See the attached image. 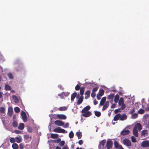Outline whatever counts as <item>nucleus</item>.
Instances as JSON below:
<instances>
[{
	"mask_svg": "<svg viewBox=\"0 0 149 149\" xmlns=\"http://www.w3.org/2000/svg\"><path fill=\"white\" fill-rule=\"evenodd\" d=\"M118 105L120 106V109L122 110L124 109L126 107V105L124 104V99L121 97L119 101Z\"/></svg>",
	"mask_w": 149,
	"mask_h": 149,
	"instance_id": "f257e3e1",
	"label": "nucleus"
},
{
	"mask_svg": "<svg viewBox=\"0 0 149 149\" xmlns=\"http://www.w3.org/2000/svg\"><path fill=\"white\" fill-rule=\"evenodd\" d=\"M54 132H55L61 133H64L65 132V130L60 127H58V128L54 129L53 130Z\"/></svg>",
	"mask_w": 149,
	"mask_h": 149,
	"instance_id": "f03ea898",
	"label": "nucleus"
},
{
	"mask_svg": "<svg viewBox=\"0 0 149 149\" xmlns=\"http://www.w3.org/2000/svg\"><path fill=\"white\" fill-rule=\"evenodd\" d=\"M141 146L143 148H147L149 147V141L146 140L143 141L141 144Z\"/></svg>",
	"mask_w": 149,
	"mask_h": 149,
	"instance_id": "7ed1b4c3",
	"label": "nucleus"
},
{
	"mask_svg": "<svg viewBox=\"0 0 149 149\" xmlns=\"http://www.w3.org/2000/svg\"><path fill=\"white\" fill-rule=\"evenodd\" d=\"M21 115L24 122H27L28 119L27 118L26 114L25 112L23 111H22L21 112Z\"/></svg>",
	"mask_w": 149,
	"mask_h": 149,
	"instance_id": "20e7f679",
	"label": "nucleus"
},
{
	"mask_svg": "<svg viewBox=\"0 0 149 149\" xmlns=\"http://www.w3.org/2000/svg\"><path fill=\"white\" fill-rule=\"evenodd\" d=\"M123 144L126 146L128 147L131 146V142L130 140L127 139H125L123 141Z\"/></svg>",
	"mask_w": 149,
	"mask_h": 149,
	"instance_id": "39448f33",
	"label": "nucleus"
},
{
	"mask_svg": "<svg viewBox=\"0 0 149 149\" xmlns=\"http://www.w3.org/2000/svg\"><path fill=\"white\" fill-rule=\"evenodd\" d=\"M106 142L105 140H103L101 141L99 146V149H104V144Z\"/></svg>",
	"mask_w": 149,
	"mask_h": 149,
	"instance_id": "423d86ee",
	"label": "nucleus"
},
{
	"mask_svg": "<svg viewBox=\"0 0 149 149\" xmlns=\"http://www.w3.org/2000/svg\"><path fill=\"white\" fill-rule=\"evenodd\" d=\"M113 145V142L110 140L108 141L106 144V146L107 149H110L111 148Z\"/></svg>",
	"mask_w": 149,
	"mask_h": 149,
	"instance_id": "0eeeda50",
	"label": "nucleus"
},
{
	"mask_svg": "<svg viewBox=\"0 0 149 149\" xmlns=\"http://www.w3.org/2000/svg\"><path fill=\"white\" fill-rule=\"evenodd\" d=\"M56 117L59 119L65 120L66 119V116L63 114H58L56 116Z\"/></svg>",
	"mask_w": 149,
	"mask_h": 149,
	"instance_id": "6e6552de",
	"label": "nucleus"
},
{
	"mask_svg": "<svg viewBox=\"0 0 149 149\" xmlns=\"http://www.w3.org/2000/svg\"><path fill=\"white\" fill-rule=\"evenodd\" d=\"M54 123L57 125L62 126L64 125V123L63 122L60 120H56L54 121Z\"/></svg>",
	"mask_w": 149,
	"mask_h": 149,
	"instance_id": "1a4fd4ad",
	"label": "nucleus"
},
{
	"mask_svg": "<svg viewBox=\"0 0 149 149\" xmlns=\"http://www.w3.org/2000/svg\"><path fill=\"white\" fill-rule=\"evenodd\" d=\"M134 128L140 131L142 129V126L140 123H138L135 125Z\"/></svg>",
	"mask_w": 149,
	"mask_h": 149,
	"instance_id": "9d476101",
	"label": "nucleus"
},
{
	"mask_svg": "<svg viewBox=\"0 0 149 149\" xmlns=\"http://www.w3.org/2000/svg\"><path fill=\"white\" fill-rule=\"evenodd\" d=\"M130 132L129 130L124 129L120 133V134L123 136H125L128 134Z\"/></svg>",
	"mask_w": 149,
	"mask_h": 149,
	"instance_id": "9b49d317",
	"label": "nucleus"
},
{
	"mask_svg": "<svg viewBox=\"0 0 149 149\" xmlns=\"http://www.w3.org/2000/svg\"><path fill=\"white\" fill-rule=\"evenodd\" d=\"M82 115L85 117H88L90 116L91 113L90 111H87L85 112L82 113Z\"/></svg>",
	"mask_w": 149,
	"mask_h": 149,
	"instance_id": "f8f14e48",
	"label": "nucleus"
},
{
	"mask_svg": "<svg viewBox=\"0 0 149 149\" xmlns=\"http://www.w3.org/2000/svg\"><path fill=\"white\" fill-rule=\"evenodd\" d=\"M8 116H11L13 114V110L12 108L11 107H9L8 109Z\"/></svg>",
	"mask_w": 149,
	"mask_h": 149,
	"instance_id": "ddd939ff",
	"label": "nucleus"
},
{
	"mask_svg": "<svg viewBox=\"0 0 149 149\" xmlns=\"http://www.w3.org/2000/svg\"><path fill=\"white\" fill-rule=\"evenodd\" d=\"M127 119V116L125 114H122L120 116V120H126Z\"/></svg>",
	"mask_w": 149,
	"mask_h": 149,
	"instance_id": "4468645a",
	"label": "nucleus"
},
{
	"mask_svg": "<svg viewBox=\"0 0 149 149\" xmlns=\"http://www.w3.org/2000/svg\"><path fill=\"white\" fill-rule=\"evenodd\" d=\"M84 99V97L83 96H81L79 98L77 102V105H79L81 104L83 101Z\"/></svg>",
	"mask_w": 149,
	"mask_h": 149,
	"instance_id": "2eb2a0df",
	"label": "nucleus"
},
{
	"mask_svg": "<svg viewBox=\"0 0 149 149\" xmlns=\"http://www.w3.org/2000/svg\"><path fill=\"white\" fill-rule=\"evenodd\" d=\"M90 108L89 106H87L82 109L81 111L82 113L88 111L90 109Z\"/></svg>",
	"mask_w": 149,
	"mask_h": 149,
	"instance_id": "dca6fc26",
	"label": "nucleus"
},
{
	"mask_svg": "<svg viewBox=\"0 0 149 149\" xmlns=\"http://www.w3.org/2000/svg\"><path fill=\"white\" fill-rule=\"evenodd\" d=\"M109 102L108 101H107L105 103V104L103 106L102 110L103 111L106 109L109 106Z\"/></svg>",
	"mask_w": 149,
	"mask_h": 149,
	"instance_id": "f3484780",
	"label": "nucleus"
},
{
	"mask_svg": "<svg viewBox=\"0 0 149 149\" xmlns=\"http://www.w3.org/2000/svg\"><path fill=\"white\" fill-rule=\"evenodd\" d=\"M90 91H86L85 93V99H88L90 96Z\"/></svg>",
	"mask_w": 149,
	"mask_h": 149,
	"instance_id": "a211bd4d",
	"label": "nucleus"
},
{
	"mask_svg": "<svg viewBox=\"0 0 149 149\" xmlns=\"http://www.w3.org/2000/svg\"><path fill=\"white\" fill-rule=\"evenodd\" d=\"M106 97H102L100 101V105L102 106L104 105V104L106 100Z\"/></svg>",
	"mask_w": 149,
	"mask_h": 149,
	"instance_id": "6ab92c4d",
	"label": "nucleus"
},
{
	"mask_svg": "<svg viewBox=\"0 0 149 149\" xmlns=\"http://www.w3.org/2000/svg\"><path fill=\"white\" fill-rule=\"evenodd\" d=\"M15 139L17 143H19L22 141V139L21 137L19 136H18L15 137Z\"/></svg>",
	"mask_w": 149,
	"mask_h": 149,
	"instance_id": "aec40b11",
	"label": "nucleus"
},
{
	"mask_svg": "<svg viewBox=\"0 0 149 149\" xmlns=\"http://www.w3.org/2000/svg\"><path fill=\"white\" fill-rule=\"evenodd\" d=\"M120 114L118 113L114 117L113 120L114 121H117L120 118Z\"/></svg>",
	"mask_w": 149,
	"mask_h": 149,
	"instance_id": "412c9836",
	"label": "nucleus"
},
{
	"mask_svg": "<svg viewBox=\"0 0 149 149\" xmlns=\"http://www.w3.org/2000/svg\"><path fill=\"white\" fill-rule=\"evenodd\" d=\"M133 134L135 136L137 137L138 136V130L135 128H133Z\"/></svg>",
	"mask_w": 149,
	"mask_h": 149,
	"instance_id": "4be33fe9",
	"label": "nucleus"
},
{
	"mask_svg": "<svg viewBox=\"0 0 149 149\" xmlns=\"http://www.w3.org/2000/svg\"><path fill=\"white\" fill-rule=\"evenodd\" d=\"M12 98L14 100V102L15 103H18L19 102V100L17 98V97L15 95H13L12 96Z\"/></svg>",
	"mask_w": 149,
	"mask_h": 149,
	"instance_id": "5701e85b",
	"label": "nucleus"
},
{
	"mask_svg": "<svg viewBox=\"0 0 149 149\" xmlns=\"http://www.w3.org/2000/svg\"><path fill=\"white\" fill-rule=\"evenodd\" d=\"M77 93L75 92L72 94L71 96V101H73L76 97L77 96Z\"/></svg>",
	"mask_w": 149,
	"mask_h": 149,
	"instance_id": "b1692460",
	"label": "nucleus"
},
{
	"mask_svg": "<svg viewBox=\"0 0 149 149\" xmlns=\"http://www.w3.org/2000/svg\"><path fill=\"white\" fill-rule=\"evenodd\" d=\"M5 108L3 107H0V112L2 114H3V116L5 115Z\"/></svg>",
	"mask_w": 149,
	"mask_h": 149,
	"instance_id": "393cba45",
	"label": "nucleus"
},
{
	"mask_svg": "<svg viewBox=\"0 0 149 149\" xmlns=\"http://www.w3.org/2000/svg\"><path fill=\"white\" fill-rule=\"evenodd\" d=\"M24 127V123H21L19 124L18 127V128L20 130H23Z\"/></svg>",
	"mask_w": 149,
	"mask_h": 149,
	"instance_id": "a878e982",
	"label": "nucleus"
},
{
	"mask_svg": "<svg viewBox=\"0 0 149 149\" xmlns=\"http://www.w3.org/2000/svg\"><path fill=\"white\" fill-rule=\"evenodd\" d=\"M148 134V130H144L141 131V135L142 136H145L147 135Z\"/></svg>",
	"mask_w": 149,
	"mask_h": 149,
	"instance_id": "bb28decb",
	"label": "nucleus"
},
{
	"mask_svg": "<svg viewBox=\"0 0 149 149\" xmlns=\"http://www.w3.org/2000/svg\"><path fill=\"white\" fill-rule=\"evenodd\" d=\"M85 87H82L80 90V94L81 96H83L84 92V89Z\"/></svg>",
	"mask_w": 149,
	"mask_h": 149,
	"instance_id": "cd10ccee",
	"label": "nucleus"
},
{
	"mask_svg": "<svg viewBox=\"0 0 149 149\" xmlns=\"http://www.w3.org/2000/svg\"><path fill=\"white\" fill-rule=\"evenodd\" d=\"M58 137V135L57 134H52L51 135V137L52 139H56Z\"/></svg>",
	"mask_w": 149,
	"mask_h": 149,
	"instance_id": "c85d7f7f",
	"label": "nucleus"
},
{
	"mask_svg": "<svg viewBox=\"0 0 149 149\" xmlns=\"http://www.w3.org/2000/svg\"><path fill=\"white\" fill-rule=\"evenodd\" d=\"M114 145L116 148H118L119 147V146H121L120 145H119L118 142L116 140L114 141Z\"/></svg>",
	"mask_w": 149,
	"mask_h": 149,
	"instance_id": "c756f323",
	"label": "nucleus"
},
{
	"mask_svg": "<svg viewBox=\"0 0 149 149\" xmlns=\"http://www.w3.org/2000/svg\"><path fill=\"white\" fill-rule=\"evenodd\" d=\"M12 147L13 149H18L19 146L16 143H14L12 145Z\"/></svg>",
	"mask_w": 149,
	"mask_h": 149,
	"instance_id": "7c9ffc66",
	"label": "nucleus"
},
{
	"mask_svg": "<svg viewBox=\"0 0 149 149\" xmlns=\"http://www.w3.org/2000/svg\"><path fill=\"white\" fill-rule=\"evenodd\" d=\"M5 88L6 91H10L11 89V87L8 84L6 85Z\"/></svg>",
	"mask_w": 149,
	"mask_h": 149,
	"instance_id": "2f4dec72",
	"label": "nucleus"
},
{
	"mask_svg": "<svg viewBox=\"0 0 149 149\" xmlns=\"http://www.w3.org/2000/svg\"><path fill=\"white\" fill-rule=\"evenodd\" d=\"M119 98V95L118 94H116V95L115 98H114V102L116 103H117L118 101Z\"/></svg>",
	"mask_w": 149,
	"mask_h": 149,
	"instance_id": "473e14b6",
	"label": "nucleus"
},
{
	"mask_svg": "<svg viewBox=\"0 0 149 149\" xmlns=\"http://www.w3.org/2000/svg\"><path fill=\"white\" fill-rule=\"evenodd\" d=\"M104 91L103 89H101L99 91L98 94L102 96L104 95Z\"/></svg>",
	"mask_w": 149,
	"mask_h": 149,
	"instance_id": "72a5a7b5",
	"label": "nucleus"
},
{
	"mask_svg": "<svg viewBox=\"0 0 149 149\" xmlns=\"http://www.w3.org/2000/svg\"><path fill=\"white\" fill-rule=\"evenodd\" d=\"M76 134L77 136L78 137L79 139H80L81 138L82 135L81 132H77L76 133Z\"/></svg>",
	"mask_w": 149,
	"mask_h": 149,
	"instance_id": "f704fd0d",
	"label": "nucleus"
},
{
	"mask_svg": "<svg viewBox=\"0 0 149 149\" xmlns=\"http://www.w3.org/2000/svg\"><path fill=\"white\" fill-rule=\"evenodd\" d=\"M114 97V94H111L109 95L107 97V98L109 99H113Z\"/></svg>",
	"mask_w": 149,
	"mask_h": 149,
	"instance_id": "c9c22d12",
	"label": "nucleus"
},
{
	"mask_svg": "<svg viewBox=\"0 0 149 149\" xmlns=\"http://www.w3.org/2000/svg\"><path fill=\"white\" fill-rule=\"evenodd\" d=\"M95 115L97 117H100L101 115L100 112L98 111H95Z\"/></svg>",
	"mask_w": 149,
	"mask_h": 149,
	"instance_id": "e433bc0d",
	"label": "nucleus"
},
{
	"mask_svg": "<svg viewBox=\"0 0 149 149\" xmlns=\"http://www.w3.org/2000/svg\"><path fill=\"white\" fill-rule=\"evenodd\" d=\"M67 107H60L59 108V110L61 111H65L67 109Z\"/></svg>",
	"mask_w": 149,
	"mask_h": 149,
	"instance_id": "4c0bfd02",
	"label": "nucleus"
},
{
	"mask_svg": "<svg viewBox=\"0 0 149 149\" xmlns=\"http://www.w3.org/2000/svg\"><path fill=\"white\" fill-rule=\"evenodd\" d=\"M13 125L14 127H17L18 125L17 123L15 121H14L13 123Z\"/></svg>",
	"mask_w": 149,
	"mask_h": 149,
	"instance_id": "58836bf2",
	"label": "nucleus"
},
{
	"mask_svg": "<svg viewBox=\"0 0 149 149\" xmlns=\"http://www.w3.org/2000/svg\"><path fill=\"white\" fill-rule=\"evenodd\" d=\"M138 116V114L136 113L133 114L132 115V119H135Z\"/></svg>",
	"mask_w": 149,
	"mask_h": 149,
	"instance_id": "ea45409f",
	"label": "nucleus"
},
{
	"mask_svg": "<svg viewBox=\"0 0 149 149\" xmlns=\"http://www.w3.org/2000/svg\"><path fill=\"white\" fill-rule=\"evenodd\" d=\"M74 136V133L72 131H71L69 134V137L70 138H72Z\"/></svg>",
	"mask_w": 149,
	"mask_h": 149,
	"instance_id": "a19ab883",
	"label": "nucleus"
},
{
	"mask_svg": "<svg viewBox=\"0 0 149 149\" xmlns=\"http://www.w3.org/2000/svg\"><path fill=\"white\" fill-rule=\"evenodd\" d=\"M15 111L16 113H18L20 111V109L17 107H16L14 108Z\"/></svg>",
	"mask_w": 149,
	"mask_h": 149,
	"instance_id": "79ce46f5",
	"label": "nucleus"
},
{
	"mask_svg": "<svg viewBox=\"0 0 149 149\" xmlns=\"http://www.w3.org/2000/svg\"><path fill=\"white\" fill-rule=\"evenodd\" d=\"M61 139L60 138H58L54 140L53 141L54 143H59L61 141Z\"/></svg>",
	"mask_w": 149,
	"mask_h": 149,
	"instance_id": "37998d69",
	"label": "nucleus"
},
{
	"mask_svg": "<svg viewBox=\"0 0 149 149\" xmlns=\"http://www.w3.org/2000/svg\"><path fill=\"white\" fill-rule=\"evenodd\" d=\"M62 95H63L67 97L69 95L70 93L68 92H63L62 93Z\"/></svg>",
	"mask_w": 149,
	"mask_h": 149,
	"instance_id": "c03bdc74",
	"label": "nucleus"
},
{
	"mask_svg": "<svg viewBox=\"0 0 149 149\" xmlns=\"http://www.w3.org/2000/svg\"><path fill=\"white\" fill-rule=\"evenodd\" d=\"M65 144V142L64 141H62L60 142L59 145L61 147L63 146Z\"/></svg>",
	"mask_w": 149,
	"mask_h": 149,
	"instance_id": "a18cd8bd",
	"label": "nucleus"
},
{
	"mask_svg": "<svg viewBox=\"0 0 149 149\" xmlns=\"http://www.w3.org/2000/svg\"><path fill=\"white\" fill-rule=\"evenodd\" d=\"M7 75L8 76L9 78L10 79H13V77L11 73H9L7 74Z\"/></svg>",
	"mask_w": 149,
	"mask_h": 149,
	"instance_id": "49530a36",
	"label": "nucleus"
},
{
	"mask_svg": "<svg viewBox=\"0 0 149 149\" xmlns=\"http://www.w3.org/2000/svg\"><path fill=\"white\" fill-rule=\"evenodd\" d=\"M138 113L139 114H143L144 113V110L143 109H140L138 111Z\"/></svg>",
	"mask_w": 149,
	"mask_h": 149,
	"instance_id": "de8ad7c7",
	"label": "nucleus"
},
{
	"mask_svg": "<svg viewBox=\"0 0 149 149\" xmlns=\"http://www.w3.org/2000/svg\"><path fill=\"white\" fill-rule=\"evenodd\" d=\"M98 88V87H97L94 88L92 90V92H93V93H95L97 90Z\"/></svg>",
	"mask_w": 149,
	"mask_h": 149,
	"instance_id": "09e8293b",
	"label": "nucleus"
},
{
	"mask_svg": "<svg viewBox=\"0 0 149 149\" xmlns=\"http://www.w3.org/2000/svg\"><path fill=\"white\" fill-rule=\"evenodd\" d=\"M132 141L134 143L136 142V140L134 136H132L131 137Z\"/></svg>",
	"mask_w": 149,
	"mask_h": 149,
	"instance_id": "8fccbe9b",
	"label": "nucleus"
},
{
	"mask_svg": "<svg viewBox=\"0 0 149 149\" xmlns=\"http://www.w3.org/2000/svg\"><path fill=\"white\" fill-rule=\"evenodd\" d=\"M81 88L80 86L78 85H77L75 87V89L77 91H78Z\"/></svg>",
	"mask_w": 149,
	"mask_h": 149,
	"instance_id": "3c124183",
	"label": "nucleus"
},
{
	"mask_svg": "<svg viewBox=\"0 0 149 149\" xmlns=\"http://www.w3.org/2000/svg\"><path fill=\"white\" fill-rule=\"evenodd\" d=\"M69 123H66L65 125L63 126V127L64 128H68L69 127Z\"/></svg>",
	"mask_w": 149,
	"mask_h": 149,
	"instance_id": "603ef678",
	"label": "nucleus"
},
{
	"mask_svg": "<svg viewBox=\"0 0 149 149\" xmlns=\"http://www.w3.org/2000/svg\"><path fill=\"white\" fill-rule=\"evenodd\" d=\"M15 141V139L13 138H11L10 139V142L11 143H14Z\"/></svg>",
	"mask_w": 149,
	"mask_h": 149,
	"instance_id": "864d4df0",
	"label": "nucleus"
},
{
	"mask_svg": "<svg viewBox=\"0 0 149 149\" xmlns=\"http://www.w3.org/2000/svg\"><path fill=\"white\" fill-rule=\"evenodd\" d=\"M20 149H23L24 148V145L22 143H21L19 145Z\"/></svg>",
	"mask_w": 149,
	"mask_h": 149,
	"instance_id": "5fc2aeb1",
	"label": "nucleus"
},
{
	"mask_svg": "<svg viewBox=\"0 0 149 149\" xmlns=\"http://www.w3.org/2000/svg\"><path fill=\"white\" fill-rule=\"evenodd\" d=\"M101 96H101L100 95H99L98 94H97V98L98 100H100L101 99Z\"/></svg>",
	"mask_w": 149,
	"mask_h": 149,
	"instance_id": "6e6d98bb",
	"label": "nucleus"
},
{
	"mask_svg": "<svg viewBox=\"0 0 149 149\" xmlns=\"http://www.w3.org/2000/svg\"><path fill=\"white\" fill-rule=\"evenodd\" d=\"M135 112L134 109H132L130 110V114H132Z\"/></svg>",
	"mask_w": 149,
	"mask_h": 149,
	"instance_id": "4d7b16f0",
	"label": "nucleus"
},
{
	"mask_svg": "<svg viewBox=\"0 0 149 149\" xmlns=\"http://www.w3.org/2000/svg\"><path fill=\"white\" fill-rule=\"evenodd\" d=\"M14 132L17 134H19L21 133V131H19V130H15L14 131Z\"/></svg>",
	"mask_w": 149,
	"mask_h": 149,
	"instance_id": "13d9d810",
	"label": "nucleus"
},
{
	"mask_svg": "<svg viewBox=\"0 0 149 149\" xmlns=\"http://www.w3.org/2000/svg\"><path fill=\"white\" fill-rule=\"evenodd\" d=\"M91 97L93 98L95 96V93L92 92L91 94Z\"/></svg>",
	"mask_w": 149,
	"mask_h": 149,
	"instance_id": "bf43d9fd",
	"label": "nucleus"
},
{
	"mask_svg": "<svg viewBox=\"0 0 149 149\" xmlns=\"http://www.w3.org/2000/svg\"><path fill=\"white\" fill-rule=\"evenodd\" d=\"M120 109H116L114 111V112L115 113H117L118 112H119L120 111Z\"/></svg>",
	"mask_w": 149,
	"mask_h": 149,
	"instance_id": "052dcab7",
	"label": "nucleus"
},
{
	"mask_svg": "<svg viewBox=\"0 0 149 149\" xmlns=\"http://www.w3.org/2000/svg\"><path fill=\"white\" fill-rule=\"evenodd\" d=\"M24 138L27 140H28L29 138V136L27 135H25L24 136Z\"/></svg>",
	"mask_w": 149,
	"mask_h": 149,
	"instance_id": "680f3d73",
	"label": "nucleus"
},
{
	"mask_svg": "<svg viewBox=\"0 0 149 149\" xmlns=\"http://www.w3.org/2000/svg\"><path fill=\"white\" fill-rule=\"evenodd\" d=\"M83 141L82 140H80L78 141L79 144L81 145L83 144Z\"/></svg>",
	"mask_w": 149,
	"mask_h": 149,
	"instance_id": "e2e57ef3",
	"label": "nucleus"
},
{
	"mask_svg": "<svg viewBox=\"0 0 149 149\" xmlns=\"http://www.w3.org/2000/svg\"><path fill=\"white\" fill-rule=\"evenodd\" d=\"M62 149H69L67 146H63Z\"/></svg>",
	"mask_w": 149,
	"mask_h": 149,
	"instance_id": "0e129e2a",
	"label": "nucleus"
},
{
	"mask_svg": "<svg viewBox=\"0 0 149 149\" xmlns=\"http://www.w3.org/2000/svg\"><path fill=\"white\" fill-rule=\"evenodd\" d=\"M116 107V104H114L111 106V108H114Z\"/></svg>",
	"mask_w": 149,
	"mask_h": 149,
	"instance_id": "69168bd1",
	"label": "nucleus"
},
{
	"mask_svg": "<svg viewBox=\"0 0 149 149\" xmlns=\"http://www.w3.org/2000/svg\"><path fill=\"white\" fill-rule=\"evenodd\" d=\"M93 102H93L94 104L95 105H96L98 103L97 102L96 100H94Z\"/></svg>",
	"mask_w": 149,
	"mask_h": 149,
	"instance_id": "338daca9",
	"label": "nucleus"
},
{
	"mask_svg": "<svg viewBox=\"0 0 149 149\" xmlns=\"http://www.w3.org/2000/svg\"><path fill=\"white\" fill-rule=\"evenodd\" d=\"M145 110L147 111H149V107H147L145 108Z\"/></svg>",
	"mask_w": 149,
	"mask_h": 149,
	"instance_id": "774afa93",
	"label": "nucleus"
}]
</instances>
